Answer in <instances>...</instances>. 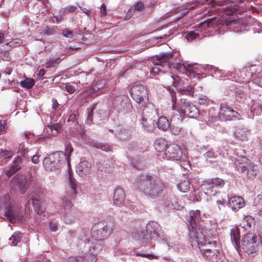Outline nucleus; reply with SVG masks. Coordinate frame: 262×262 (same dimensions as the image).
<instances>
[{"instance_id":"nucleus-34","label":"nucleus","mask_w":262,"mask_h":262,"mask_svg":"<svg viewBox=\"0 0 262 262\" xmlns=\"http://www.w3.org/2000/svg\"><path fill=\"white\" fill-rule=\"evenodd\" d=\"M79 212L75 209H72L66 213L64 222L66 224H72L74 223L78 219Z\"/></svg>"},{"instance_id":"nucleus-8","label":"nucleus","mask_w":262,"mask_h":262,"mask_svg":"<svg viewBox=\"0 0 262 262\" xmlns=\"http://www.w3.org/2000/svg\"><path fill=\"white\" fill-rule=\"evenodd\" d=\"M172 108L173 110L180 109L181 113L192 118H195L199 115V111L198 108L190 101L185 99H181L179 103L177 105V98L176 95H171Z\"/></svg>"},{"instance_id":"nucleus-44","label":"nucleus","mask_w":262,"mask_h":262,"mask_svg":"<svg viewBox=\"0 0 262 262\" xmlns=\"http://www.w3.org/2000/svg\"><path fill=\"white\" fill-rule=\"evenodd\" d=\"M190 184L188 180H184L177 185V187L181 191L185 192L190 188Z\"/></svg>"},{"instance_id":"nucleus-24","label":"nucleus","mask_w":262,"mask_h":262,"mask_svg":"<svg viewBox=\"0 0 262 262\" xmlns=\"http://www.w3.org/2000/svg\"><path fill=\"white\" fill-rule=\"evenodd\" d=\"M125 193L121 188L115 189L113 196V203L117 206H121L125 205Z\"/></svg>"},{"instance_id":"nucleus-63","label":"nucleus","mask_w":262,"mask_h":262,"mask_svg":"<svg viewBox=\"0 0 262 262\" xmlns=\"http://www.w3.org/2000/svg\"><path fill=\"white\" fill-rule=\"evenodd\" d=\"M62 35L67 38H72L73 36V32L72 31L68 29L62 30Z\"/></svg>"},{"instance_id":"nucleus-39","label":"nucleus","mask_w":262,"mask_h":262,"mask_svg":"<svg viewBox=\"0 0 262 262\" xmlns=\"http://www.w3.org/2000/svg\"><path fill=\"white\" fill-rule=\"evenodd\" d=\"M90 146L100 149L102 151H109L111 150V146L106 143L98 142L97 141H93L90 142Z\"/></svg>"},{"instance_id":"nucleus-52","label":"nucleus","mask_w":262,"mask_h":262,"mask_svg":"<svg viewBox=\"0 0 262 262\" xmlns=\"http://www.w3.org/2000/svg\"><path fill=\"white\" fill-rule=\"evenodd\" d=\"M48 127L50 129L51 132L53 130H55V134H57L61 128V125L59 123H52L48 125Z\"/></svg>"},{"instance_id":"nucleus-1","label":"nucleus","mask_w":262,"mask_h":262,"mask_svg":"<svg viewBox=\"0 0 262 262\" xmlns=\"http://www.w3.org/2000/svg\"><path fill=\"white\" fill-rule=\"evenodd\" d=\"M132 236L139 243L146 246L151 244V241H166V235L162 231L161 227L156 222H149L145 227H139L134 229Z\"/></svg>"},{"instance_id":"nucleus-16","label":"nucleus","mask_w":262,"mask_h":262,"mask_svg":"<svg viewBox=\"0 0 262 262\" xmlns=\"http://www.w3.org/2000/svg\"><path fill=\"white\" fill-rule=\"evenodd\" d=\"M27 160L21 159L19 157H16L12 161L9 166L5 169V173L8 178H10L16 172L21 169L25 165Z\"/></svg>"},{"instance_id":"nucleus-40","label":"nucleus","mask_w":262,"mask_h":262,"mask_svg":"<svg viewBox=\"0 0 262 262\" xmlns=\"http://www.w3.org/2000/svg\"><path fill=\"white\" fill-rule=\"evenodd\" d=\"M1 208L4 206V209L13 205V200H11L9 194L4 195L0 200Z\"/></svg>"},{"instance_id":"nucleus-62","label":"nucleus","mask_w":262,"mask_h":262,"mask_svg":"<svg viewBox=\"0 0 262 262\" xmlns=\"http://www.w3.org/2000/svg\"><path fill=\"white\" fill-rule=\"evenodd\" d=\"M212 232L210 230L207 231L205 227H204L203 233H204V235L205 236V238H206L207 240V241H210V238L213 239V234H212Z\"/></svg>"},{"instance_id":"nucleus-28","label":"nucleus","mask_w":262,"mask_h":262,"mask_svg":"<svg viewBox=\"0 0 262 262\" xmlns=\"http://www.w3.org/2000/svg\"><path fill=\"white\" fill-rule=\"evenodd\" d=\"M228 206L233 210H238L245 205V202L243 198L234 196L231 197L228 202Z\"/></svg>"},{"instance_id":"nucleus-9","label":"nucleus","mask_w":262,"mask_h":262,"mask_svg":"<svg viewBox=\"0 0 262 262\" xmlns=\"http://www.w3.org/2000/svg\"><path fill=\"white\" fill-rule=\"evenodd\" d=\"M32 179L27 176L18 173L10 180V187L14 192L24 194L30 187Z\"/></svg>"},{"instance_id":"nucleus-19","label":"nucleus","mask_w":262,"mask_h":262,"mask_svg":"<svg viewBox=\"0 0 262 262\" xmlns=\"http://www.w3.org/2000/svg\"><path fill=\"white\" fill-rule=\"evenodd\" d=\"M155 113V110L152 107H145L142 113L141 123L145 129L149 130L152 123V116Z\"/></svg>"},{"instance_id":"nucleus-60","label":"nucleus","mask_w":262,"mask_h":262,"mask_svg":"<svg viewBox=\"0 0 262 262\" xmlns=\"http://www.w3.org/2000/svg\"><path fill=\"white\" fill-rule=\"evenodd\" d=\"M22 43V41L20 39H16L13 41H11L9 42H7L6 45L7 46H9L11 48H15L17 46H19Z\"/></svg>"},{"instance_id":"nucleus-57","label":"nucleus","mask_w":262,"mask_h":262,"mask_svg":"<svg viewBox=\"0 0 262 262\" xmlns=\"http://www.w3.org/2000/svg\"><path fill=\"white\" fill-rule=\"evenodd\" d=\"M145 8L143 2L142 1H139L135 3L132 7V9H134L136 11H142Z\"/></svg>"},{"instance_id":"nucleus-37","label":"nucleus","mask_w":262,"mask_h":262,"mask_svg":"<svg viewBox=\"0 0 262 262\" xmlns=\"http://www.w3.org/2000/svg\"><path fill=\"white\" fill-rule=\"evenodd\" d=\"M65 147V151H59L58 152H62L65 156V163L67 164L68 166L70 165V156L71 154L73 151V148L72 146V145L70 142H66L64 144Z\"/></svg>"},{"instance_id":"nucleus-6","label":"nucleus","mask_w":262,"mask_h":262,"mask_svg":"<svg viewBox=\"0 0 262 262\" xmlns=\"http://www.w3.org/2000/svg\"><path fill=\"white\" fill-rule=\"evenodd\" d=\"M172 54L171 53L160 54L159 55L153 57L152 62L154 65H162V67H166L168 69H176L180 70L182 69L185 71L187 74H191L193 73V71L190 67L186 68L185 66L180 63H172Z\"/></svg>"},{"instance_id":"nucleus-27","label":"nucleus","mask_w":262,"mask_h":262,"mask_svg":"<svg viewBox=\"0 0 262 262\" xmlns=\"http://www.w3.org/2000/svg\"><path fill=\"white\" fill-rule=\"evenodd\" d=\"M91 170V164L86 160L81 161L77 166V173L81 177L89 174Z\"/></svg>"},{"instance_id":"nucleus-30","label":"nucleus","mask_w":262,"mask_h":262,"mask_svg":"<svg viewBox=\"0 0 262 262\" xmlns=\"http://www.w3.org/2000/svg\"><path fill=\"white\" fill-rule=\"evenodd\" d=\"M132 130L130 128L120 127L116 129L115 135L119 139L125 140L130 138Z\"/></svg>"},{"instance_id":"nucleus-45","label":"nucleus","mask_w":262,"mask_h":262,"mask_svg":"<svg viewBox=\"0 0 262 262\" xmlns=\"http://www.w3.org/2000/svg\"><path fill=\"white\" fill-rule=\"evenodd\" d=\"M35 84V81L33 79L26 78L20 82L21 87L27 89H31Z\"/></svg>"},{"instance_id":"nucleus-18","label":"nucleus","mask_w":262,"mask_h":262,"mask_svg":"<svg viewBox=\"0 0 262 262\" xmlns=\"http://www.w3.org/2000/svg\"><path fill=\"white\" fill-rule=\"evenodd\" d=\"M68 119L67 120L68 125L71 126H73L74 128L77 130L78 133L82 136L84 132L81 127V126L78 124V118L79 116V112L77 110L74 111H70L68 113Z\"/></svg>"},{"instance_id":"nucleus-2","label":"nucleus","mask_w":262,"mask_h":262,"mask_svg":"<svg viewBox=\"0 0 262 262\" xmlns=\"http://www.w3.org/2000/svg\"><path fill=\"white\" fill-rule=\"evenodd\" d=\"M134 185L136 189L151 199L159 197L164 188V184L160 180L147 174L138 177Z\"/></svg>"},{"instance_id":"nucleus-58","label":"nucleus","mask_w":262,"mask_h":262,"mask_svg":"<svg viewBox=\"0 0 262 262\" xmlns=\"http://www.w3.org/2000/svg\"><path fill=\"white\" fill-rule=\"evenodd\" d=\"M208 123L211 125H213L214 127L215 126L219 125L218 118L212 116H209L208 118Z\"/></svg>"},{"instance_id":"nucleus-46","label":"nucleus","mask_w":262,"mask_h":262,"mask_svg":"<svg viewBox=\"0 0 262 262\" xmlns=\"http://www.w3.org/2000/svg\"><path fill=\"white\" fill-rule=\"evenodd\" d=\"M209 181L212 183V185L217 189L222 188L224 186L225 183L223 179L219 178H215L212 179H208Z\"/></svg>"},{"instance_id":"nucleus-13","label":"nucleus","mask_w":262,"mask_h":262,"mask_svg":"<svg viewBox=\"0 0 262 262\" xmlns=\"http://www.w3.org/2000/svg\"><path fill=\"white\" fill-rule=\"evenodd\" d=\"M66 193L62 203L65 210H70L73 206L72 200L75 199L77 194L76 181L71 175L69 177V185L67 188Z\"/></svg>"},{"instance_id":"nucleus-55","label":"nucleus","mask_w":262,"mask_h":262,"mask_svg":"<svg viewBox=\"0 0 262 262\" xmlns=\"http://www.w3.org/2000/svg\"><path fill=\"white\" fill-rule=\"evenodd\" d=\"M214 19L215 18H209L201 23L200 26V29H204L205 30L206 28H212L213 26L212 24V20H214Z\"/></svg>"},{"instance_id":"nucleus-42","label":"nucleus","mask_w":262,"mask_h":262,"mask_svg":"<svg viewBox=\"0 0 262 262\" xmlns=\"http://www.w3.org/2000/svg\"><path fill=\"white\" fill-rule=\"evenodd\" d=\"M21 238V233L19 232H15L9 239V244L12 246H15L20 242Z\"/></svg>"},{"instance_id":"nucleus-41","label":"nucleus","mask_w":262,"mask_h":262,"mask_svg":"<svg viewBox=\"0 0 262 262\" xmlns=\"http://www.w3.org/2000/svg\"><path fill=\"white\" fill-rule=\"evenodd\" d=\"M170 125L168 119L165 116H161L158 120L157 122L158 127L162 130H166Z\"/></svg>"},{"instance_id":"nucleus-53","label":"nucleus","mask_w":262,"mask_h":262,"mask_svg":"<svg viewBox=\"0 0 262 262\" xmlns=\"http://www.w3.org/2000/svg\"><path fill=\"white\" fill-rule=\"evenodd\" d=\"M204 156L206 160L210 163H212L216 157L212 150H208L204 155Z\"/></svg>"},{"instance_id":"nucleus-51","label":"nucleus","mask_w":262,"mask_h":262,"mask_svg":"<svg viewBox=\"0 0 262 262\" xmlns=\"http://www.w3.org/2000/svg\"><path fill=\"white\" fill-rule=\"evenodd\" d=\"M60 59V57H57V58H51L46 63V68H50L51 67H55L56 66L58 63L59 62V60Z\"/></svg>"},{"instance_id":"nucleus-17","label":"nucleus","mask_w":262,"mask_h":262,"mask_svg":"<svg viewBox=\"0 0 262 262\" xmlns=\"http://www.w3.org/2000/svg\"><path fill=\"white\" fill-rule=\"evenodd\" d=\"M183 119L178 111V113L172 115L170 118L169 128L174 135H178L182 129Z\"/></svg>"},{"instance_id":"nucleus-64","label":"nucleus","mask_w":262,"mask_h":262,"mask_svg":"<svg viewBox=\"0 0 262 262\" xmlns=\"http://www.w3.org/2000/svg\"><path fill=\"white\" fill-rule=\"evenodd\" d=\"M236 96L238 98H240V101H243L246 98V95L244 93L242 90H237L236 92Z\"/></svg>"},{"instance_id":"nucleus-5","label":"nucleus","mask_w":262,"mask_h":262,"mask_svg":"<svg viewBox=\"0 0 262 262\" xmlns=\"http://www.w3.org/2000/svg\"><path fill=\"white\" fill-rule=\"evenodd\" d=\"M239 247L249 255L255 253L260 247L262 248V237L253 232H247L244 235Z\"/></svg>"},{"instance_id":"nucleus-38","label":"nucleus","mask_w":262,"mask_h":262,"mask_svg":"<svg viewBox=\"0 0 262 262\" xmlns=\"http://www.w3.org/2000/svg\"><path fill=\"white\" fill-rule=\"evenodd\" d=\"M249 134V130L245 128H238L234 132L235 138L242 141L247 140Z\"/></svg>"},{"instance_id":"nucleus-10","label":"nucleus","mask_w":262,"mask_h":262,"mask_svg":"<svg viewBox=\"0 0 262 262\" xmlns=\"http://www.w3.org/2000/svg\"><path fill=\"white\" fill-rule=\"evenodd\" d=\"M234 164L237 170L241 172L244 173L247 171V177L251 180L254 179L259 171L258 166L251 163L245 157L236 159Z\"/></svg>"},{"instance_id":"nucleus-23","label":"nucleus","mask_w":262,"mask_h":262,"mask_svg":"<svg viewBox=\"0 0 262 262\" xmlns=\"http://www.w3.org/2000/svg\"><path fill=\"white\" fill-rule=\"evenodd\" d=\"M247 71H251V74L253 76L254 82L258 86L262 88V77H261V72H262V68L260 66L257 67L256 66L251 65L246 67Z\"/></svg>"},{"instance_id":"nucleus-3","label":"nucleus","mask_w":262,"mask_h":262,"mask_svg":"<svg viewBox=\"0 0 262 262\" xmlns=\"http://www.w3.org/2000/svg\"><path fill=\"white\" fill-rule=\"evenodd\" d=\"M188 221V230L190 239L195 241L199 245L205 241L204 235V222L199 210H192L190 212Z\"/></svg>"},{"instance_id":"nucleus-31","label":"nucleus","mask_w":262,"mask_h":262,"mask_svg":"<svg viewBox=\"0 0 262 262\" xmlns=\"http://www.w3.org/2000/svg\"><path fill=\"white\" fill-rule=\"evenodd\" d=\"M239 229L237 227H235L231 229V240L236 249H237L239 247V246L241 245V242L239 241Z\"/></svg>"},{"instance_id":"nucleus-26","label":"nucleus","mask_w":262,"mask_h":262,"mask_svg":"<svg viewBox=\"0 0 262 262\" xmlns=\"http://www.w3.org/2000/svg\"><path fill=\"white\" fill-rule=\"evenodd\" d=\"M201 188L206 195L209 196H214L217 192L216 188L208 179L203 181L201 185Z\"/></svg>"},{"instance_id":"nucleus-14","label":"nucleus","mask_w":262,"mask_h":262,"mask_svg":"<svg viewBox=\"0 0 262 262\" xmlns=\"http://www.w3.org/2000/svg\"><path fill=\"white\" fill-rule=\"evenodd\" d=\"M219 116L221 120L225 121L239 120L241 117L236 111L233 110L226 103L221 104Z\"/></svg>"},{"instance_id":"nucleus-49","label":"nucleus","mask_w":262,"mask_h":262,"mask_svg":"<svg viewBox=\"0 0 262 262\" xmlns=\"http://www.w3.org/2000/svg\"><path fill=\"white\" fill-rule=\"evenodd\" d=\"M254 204L256 206L257 209L260 212H262V194H258L254 199Z\"/></svg>"},{"instance_id":"nucleus-59","label":"nucleus","mask_w":262,"mask_h":262,"mask_svg":"<svg viewBox=\"0 0 262 262\" xmlns=\"http://www.w3.org/2000/svg\"><path fill=\"white\" fill-rule=\"evenodd\" d=\"M157 67L153 68L150 71V73L153 74L154 75H158L160 73H164V71L163 70V68H166V67H162V65H156Z\"/></svg>"},{"instance_id":"nucleus-22","label":"nucleus","mask_w":262,"mask_h":262,"mask_svg":"<svg viewBox=\"0 0 262 262\" xmlns=\"http://www.w3.org/2000/svg\"><path fill=\"white\" fill-rule=\"evenodd\" d=\"M201 253L211 262H216L220 258V252L215 248H202L201 249Z\"/></svg>"},{"instance_id":"nucleus-50","label":"nucleus","mask_w":262,"mask_h":262,"mask_svg":"<svg viewBox=\"0 0 262 262\" xmlns=\"http://www.w3.org/2000/svg\"><path fill=\"white\" fill-rule=\"evenodd\" d=\"M155 149L159 152L165 151L166 147H167L164 141H162L161 142H155L154 144Z\"/></svg>"},{"instance_id":"nucleus-56","label":"nucleus","mask_w":262,"mask_h":262,"mask_svg":"<svg viewBox=\"0 0 262 262\" xmlns=\"http://www.w3.org/2000/svg\"><path fill=\"white\" fill-rule=\"evenodd\" d=\"M13 152L10 150L1 149L0 152V158L10 159L12 157Z\"/></svg>"},{"instance_id":"nucleus-7","label":"nucleus","mask_w":262,"mask_h":262,"mask_svg":"<svg viewBox=\"0 0 262 262\" xmlns=\"http://www.w3.org/2000/svg\"><path fill=\"white\" fill-rule=\"evenodd\" d=\"M110 101L114 109L123 114L130 112L133 106L129 97L120 93H113L110 97Z\"/></svg>"},{"instance_id":"nucleus-20","label":"nucleus","mask_w":262,"mask_h":262,"mask_svg":"<svg viewBox=\"0 0 262 262\" xmlns=\"http://www.w3.org/2000/svg\"><path fill=\"white\" fill-rule=\"evenodd\" d=\"M165 154L169 159L179 160L182 156V151L179 145L172 144L167 146Z\"/></svg>"},{"instance_id":"nucleus-29","label":"nucleus","mask_w":262,"mask_h":262,"mask_svg":"<svg viewBox=\"0 0 262 262\" xmlns=\"http://www.w3.org/2000/svg\"><path fill=\"white\" fill-rule=\"evenodd\" d=\"M211 2V0H196L195 2L187 3L181 7L182 10H184V14L188 13V11L194 9L198 7V5H205Z\"/></svg>"},{"instance_id":"nucleus-43","label":"nucleus","mask_w":262,"mask_h":262,"mask_svg":"<svg viewBox=\"0 0 262 262\" xmlns=\"http://www.w3.org/2000/svg\"><path fill=\"white\" fill-rule=\"evenodd\" d=\"M28 148L25 146L23 144H20L18 147V155L17 157H19L21 159L28 161Z\"/></svg>"},{"instance_id":"nucleus-25","label":"nucleus","mask_w":262,"mask_h":262,"mask_svg":"<svg viewBox=\"0 0 262 262\" xmlns=\"http://www.w3.org/2000/svg\"><path fill=\"white\" fill-rule=\"evenodd\" d=\"M5 215L8 220L11 223H15L17 220H20L21 215L20 211L17 209H14L13 206L9 208H6L5 209Z\"/></svg>"},{"instance_id":"nucleus-4","label":"nucleus","mask_w":262,"mask_h":262,"mask_svg":"<svg viewBox=\"0 0 262 262\" xmlns=\"http://www.w3.org/2000/svg\"><path fill=\"white\" fill-rule=\"evenodd\" d=\"M78 247L79 250L84 254L97 257V254L104 248V244L102 241L93 240L88 232L82 230L81 234L79 237Z\"/></svg>"},{"instance_id":"nucleus-35","label":"nucleus","mask_w":262,"mask_h":262,"mask_svg":"<svg viewBox=\"0 0 262 262\" xmlns=\"http://www.w3.org/2000/svg\"><path fill=\"white\" fill-rule=\"evenodd\" d=\"M207 32L206 31H205L204 33L191 31L187 33L185 38L188 41H192L196 39L201 40L207 35Z\"/></svg>"},{"instance_id":"nucleus-11","label":"nucleus","mask_w":262,"mask_h":262,"mask_svg":"<svg viewBox=\"0 0 262 262\" xmlns=\"http://www.w3.org/2000/svg\"><path fill=\"white\" fill-rule=\"evenodd\" d=\"M65 156L61 152L51 154L44 158L43 166L47 171H54L65 165Z\"/></svg>"},{"instance_id":"nucleus-47","label":"nucleus","mask_w":262,"mask_h":262,"mask_svg":"<svg viewBox=\"0 0 262 262\" xmlns=\"http://www.w3.org/2000/svg\"><path fill=\"white\" fill-rule=\"evenodd\" d=\"M164 83L167 86H173L174 87H177V84H174L173 78L172 77V75L170 74H167L164 78Z\"/></svg>"},{"instance_id":"nucleus-21","label":"nucleus","mask_w":262,"mask_h":262,"mask_svg":"<svg viewBox=\"0 0 262 262\" xmlns=\"http://www.w3.org/2000/svg\"><path fill=\"white\" fill-rule=\"evenodd\" d=\"M34 207L35 212L38 214H41L45 212L46 204L45 199H36V198H31L26 204V210L29 208V205L30 204V201Z\"/></svg>"},{"instance_id":"nucleus-48","label":"nucleus","mask_w":262,"mask_h":262,"mask_svg":"<svg viewBox=\"0 0 262 262\" xmlns=\"http://www.w3.org/2000/svg\"><path fill=\"white\" fill-rule=\"evenodd\" d=\"M251 112L254 115L259 116L262 114V105L259 104H253L251 106Z\"/></svg>"},{"instance_id":"nucleus-33","label":"nucleus","mask_w":262,"mask_h":262,"mask_svg":"<svg viewBox=\"0 0 262 262\" xmlns=\"http://www.w3.org/2000/svg\"><path fill=\"white\" fill-rule=\"evenodd\" d=\"M97 258L94 256H90L85 254L83 256L71 257L69 258V262H95Z\"/></svg>"},{"instance_id":"nucleus-54","label":"nucleus","mask_w":262,"mask_h":262,"mask_svg":"<svg viewBox=\"0 0 262 262\" xmlns=\"http://www.w3.org/2000/svg\"><path fill=\"white\" fill-rule=\"evenodd\" d=\"M95 105V104H94L93 107L88 109V117L86 120V123L88 124H91L93 122V114Z\"/></svg>"},{"instance_id":"nucleus-15","label":"nucleus","mask_w":262,"mask_h":262,"mask_svg":"<svg viewBox=\"0 0 262 262\" xmlns=\"http://www.w3.org/2000/svg\"><path fill=\"white\" fill-rule=\"evenodd\" d=\"M112 232V228L107 224L97 225L92 230V236L96 239L102 241L110 236Z\"/></svg>"},{"instance_id":"nucleus-32","label":"nucleus","mask_w":262,"mask_h":262,"mask_svg":"<svg viewBox=\"0 0 262 262\" xmlns=\"http://www.w3.org/2000/svg\"><path fill=\"white\" fill-rule=\"evenodd\" d=\"M190 242L191 243L192 246H193V245L196 244L200 250L202 248L213 249L214 248H216L217 245L216 241L212 240L207 241L206 238H205L204 242L202 244L200 245H199L196 242H195V241L193 240L192 239H191Z\"/></svg>"},{"instance_id":"nucleus-12","label":"nucleus","mask_w":262,"mask_h":262,"mask_svg":"<svg viewBox=\"0 0 262 262\" xmlns=\"http://www.w3.org/2000/svg\"><path fill=\"white\" fill-rule=\"evenodd\" d=\"M130 94L133 99L142 106H146L148 100L147 89L143 85L136 84L130 90Z\"/></svg>"},{"instance_id":"nucleus-36","label":"nucleus","mask_w":262,"mask_h":262,"mask_svg":"<svg viewBox=\"0 0 262 262\" xmlns=\"http://www.w3.org/2000/svg\"><path fill=\"white\" fill-rule=\"evenodd\" d=\"M46 190L43 188L36 186L32 188L31 190V197L36 199H44L46 194Z\"/></svg>"},{"instance_id":"nucleus-61","label":"nucleus","mask_w":262,"mask_h":262,"mask_svg":"<svg viewBox=\"0 0 262 262\" xmlns=\"http://www.w3.org/2000/svg\"><path fill=\"white\" fill-rule=\"evenodd\" d=\"M105 165H107V164H105V162L103 161L102 162H99L97 163L96 166L98 169L101 171H109V169H107V167L104 166Z\"/></svg>"}]
</instances>
